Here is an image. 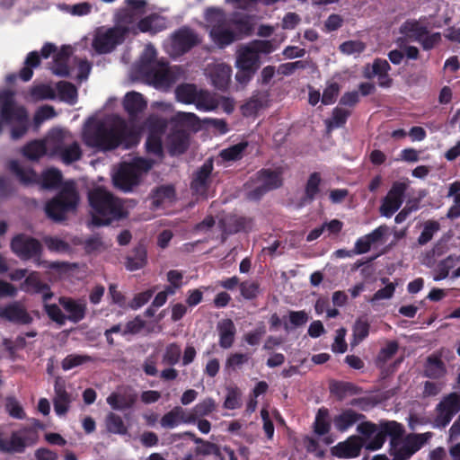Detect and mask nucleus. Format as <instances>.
I'll list each match as a JSON object with an SVG mask.
<instances>
[{
  "label": "nucleus",
  "mask_w": 460,
  "mask_h": 460,
  "mask_svg": "<svg viewBox=\"0 0 460 460\" xmlns=\"http://www.w3.org/2000/svg\"><path fill=\"white\" fill-rule=\"evenodd\" d=\"M440 229V224L436 220H428L424 223L423 230L417 239L419 245H425L430 242L434 234Z\"/></svg>",
  "instance_id": "obj_47"
},
{
  "label": "nucleus",
  "mask_w": 460,
  "mask_h": 460,
  "mask_svg": "<svg viewBox=\"0 0 460 460\" xmlns=\"http://www.w3.org/2000/svg\"><path fill=\"white\" fill-rule=\"evenodd\" d=\"M195 443L201 444L200 447H197L198 454L202 456L213 455L215 456H221L220 447L217 444L204 441L202 438H196Z\"/></svg>",
  "instance_id": "obj_62"
},
{
  "label": "nucleus",
  "mask_w": 460,
  "mask_h": 460,
  "mask_svg": "<svg viewBox=\"0 0 460 460\" xmlns=\"http://www.w3.org/2000/svg\"><path fill=\"white\" fill-rule=\"evenodd\" d=\"M22 289L26 292L40 294L45 291V289H49V286L47 283L42 282L40 279L39 273L34 271L25 278L22 284Z\"/></svg>",
  "instance_id": "obj_42"
},
{
  "label": "nucleus",
  "mask_w": 460,
  "mask_h": 460,
  "mask_svg": "<svg viewBox=\"0 0 460 460\" xmlns=\"http://www.w3.org/2000/svg\"><path fill=\"white\" fill-rule=\"evenodd\" d=\"M181 423H194V418L181 406L173 407L160 420L161 426L165 429H173Z\"/></svg>",
  "instance_id": "obj_20"
},
{
  "label": "nucleus",
  "mask_w": 460,
  "mask_h": 460,
  "mask_svg": "<svg viewBox=\"0 0 460 460\" xmlns=\"http://www.w3.org/2000/svg\"><path fill=\"white\" fill-rule=\"evenodd\" d=\"M364 446L363 439L356 435L349 437L345 441L339 442L332 447V456L338 458H355L360 455Z\"/></svg>",
  "instance_id": "obj_17"
},
{
  "label": "nucleus",
  "mask_w": 460,
  "mask_h": 460,
  "mask_svg": "<svg viewBox=\"0 0 460 460\" xmlns=\"http://www.w3.org/2000/svg\"><path fill=\"white\" fill-rule=\"evenodd\" d=\"M369 329L370 324L367 319L358 318L352 328L354 343L358 344L364 341L369 334Z\"/></svg>",
  "instance_id": "obj_57"
},
{
  "label": "nucleus",
  "mask_w": 460,
  "mask_h": 460,
  "mask_svg": "<svg viewBox=\"0 0 460 460\" xmlns=\"http://www.w3.org/2000/svg\"><path fill=\"white\" fill-rule=\"evenodd\" d=\"M403 431L402 425L394 420L381 422L379 431L369 442L366 443L365 447L369 451L378 450L389 437L390 455L393 456V460H408L413 455L412 451L410 450L405 442L398 447V442Z\"/></svg>",
  "instance_id": "obj_4"
},
{
  "label": "nucleus",
  "mask_w": 460,
  "mask_h": 460,
  "mask_svg": "<svg viewBox=\"0 0 460 460\" xmlns=\"http://www.w3.org/2000/svg\"><path fill=\"white\" fill-rule=\"evenodd\" d=\"M248 142H239L238 144L223 149L220 152V157L226 162H234L241 160L243 156L244 151L246 150Z\"/></svg>",
  "instance_id": "obj_43"
},
{
  "label": "nucleus",
  "mask_w": 460,
  "mask_h": 460,
  "mask_svg": "<svg viewBox=\"0 0 460 460\" xmlns=\"http://www.w3.org/2000/svg\"><path fill=\"white\" fill-rule=\"evenodd\" d=\"M199 93L196 85L192 84H181L175 89L177 100L185 104H193Z\"/></svg>",
  "instance_id": "obj_36"
},
{
  "label": "nucleus",
  "mask_w": 460,
  "mask_h": 460,
  "mask_svg": "<svg viewBox=\"0 0 460 460\" xmlns=\"http://www.w3.org/2000/svg\"><path fill=\"white\" fill-rule=\"evenodd\" d=\"M151 167L152 163L144 158H136L131 163H122L113 175V184L124 192L131 191L139 184L142 173L148 172Z\"/></svg>",
  "instance_id": "obj_9"
},
{
  "label": "nucleus",
  "mask_w": 460,
  "mask_h": 460,
  "mask_svg": "<svg viewBox=\"0 0 460 460\" xmlns=\"http://www.w3.org/2000/svg\"><path fill=\"white\" fill-rule=\"evenodd\" d=\"M231 67L220 65L212 73V82L215 87L219 90H225L230 81Z\"/></svg>",
  "instance_id": "obj_44"
},
{
  "label": "nucleus",
  "mask_w": 460,
  "mask_h": 460,
  "mask_svg": "<svg viewBox=\"0 0 460 460\" xmlns=\"http://www.w3.org/2000/svg\"><path fill=\"white\" fill-rule=\"evenodd\" d=\"M322 177L318 172H312L305 185L304 196L301 198L300 202L302 205L311 204L320 194Z\"/></svg>",
  "instance_id": "obj_28"
},
{
  "label": "nucleus",
  "mask_w": 460,
  "mask_h": 460,
  "mask_svg": "<svg viewBox=\"0 0 460 460\" xmlns=\"http://www.w3.org/2000/svg\"><path fill=\"white\" fill-rule=\"evenodd\" d=\"M123 107L128 112L129 118L134 119L139 113L143 112L146 109L147 102L141 93L133 91L125 95Z\"/></svg>",
  "instance_id": "obj_21"
},
{
  "label": "nucleus",
  "mask_w": 460,
  "mask_h": 460,
  "mask_svg": "<svg viewBox=\"0 0 460 460\" xmlns=\"http://www.w3.org/2000/svg\"><path fill=\"white\" fill-rule=\"evenodd\" d=\"M199 43L197 33L188 27L179 29L172 37V48L179 55L187 53Z\"/></svg>",
  "instance_id": "obj_16"
},
{
  "label": "nucleus",
  "mask_w": 460,
  "mask_h": 460,
  "mask_svg": "<svg viewBox=\"0 0 460 460\" xmlns=\"http://www.w3.org/2000/svg\"><path fill=\"white\" fill-rule=\"evenodd\" d=\"M0 116L4 123L17 122L11 129V137L17 140L22 137L29 129V114L26 108L17 105L14 93L11 90L0 91Z\"/></svg>",
  "instance_id": "obj_5"
},
{
  "label": "nucleus",
  "mask_w": 460,
  "mask_h": 460,
  "mask_svg": "<svg viewBox=\"0 0 460 460\" xmlns=\"http://www.w3.org/2000/svg\"><path fill=\"white\" fill-rule=\"evenodd\" d=\"M446 373V365L438 356L431 355L428 357L425 365V376L438 379L444 376Z\"/></svg>",
  "instance_id": "obj_35"
},
{
  "label": "nucleus",
  "mask_w": 460,
  "mask_h": 460,
  "mask_svg": "<svg viewBox=\"0 0 460 460\" xmlns=\"http://www.w3.org/2000/svg\"><path fill=\"white\" fill-rule=\"evenodd\" d=\"M262 106V100L260 97L253 95L241 106V111L243 116L251 117L255 115Z\"/></svg>",
  "instance_id": "obj_59"
},
{
  "label": "nucleus",
  "mask_w": 460,
  "mask_h": 460,
  "mask_svg": "<svg viewBox=\"0 0 460 460\" xmlns=\"http://www.w3.org/2000/svg\"><path fill=\"white\" fill-rule=\"evenodd\" d=\"M8 168L24 185L38 183L44 190H55L62 184V172L54 167L43 171L40 177L33 169L22 167L16 160H12Z\"/></svg>",
  "instance_id": "obj_8"
},
{
  "label": "nucleus",
  "mask_w": 460,
  "mask_h": 460,
  "mask_svg": "<svg viewBox=\"0 0 460 460\" xmlns=\"http://www.w3.org/2000/svg\"><path fill=\"white\" fill-rule=\"evenodd\" d=\"M57 91L61 101L68 104H75L77 102V89L70 82L60 81L57 84Z\"/></svg>",
  "instance_id": "obj_38"
},
{
  "label": "nucleus",
  "mask_w": 460,
  "mask_h": 460,
  "mask_svg": "<svg viewBox=\"0 0 460 460\" xmlns=\"http://www.w3.org/2000/svg\"><path fill=\"white\" fill-rule=\"evenodd\" d=\"M209 36L213 42L223 49L235 40V33L226 26L223 22L214 24L209 31Z\"/></svg>",
  "instance_id": "obj_23"
},
{
  "label": "nucleus",
  "mask_w": 460,
  "mask_h": 460,
  "mask_svg": "<svg viewBox=\"0 0 460 460\" xmlns=\"http://www.w3.org/2000/svg\"><path fill=\"white\" fill-rule=\"evenodd\" d=\"M255 181L267 188L269 191L282 185L281 172L277 170L261 169L255 174Z\"/></svg>",
  "instance_id": "obj_30"
},
{
  "label": "nucleus",
  "mask_w": 460,
  "mask_h": 460,
  "mask_svg": "<svg viewBox=\"0 0 460 460\" xmlns=\"http://www.w3.org/2000/svg\"><path fill=\"white\" fill-rule=\"evenodd\" d=\"M407 188L408 185L405 182L394 181L393 183L386 196L382 199L379 208L381 216L389 218L401 208Z\"/></svg>",
  "instance_id": "obj_13"
},
{
  "label": "nucleus",
  "mask_w": 460,
  "mask_h": 460,
  "mask_svg": "<svg viewBox=\"0 0 460 460\" xmlns=\"http://www.w3.org/2000/svg\"><path fill=\"white\" fill-rule=\"evenodd\" d=\"M381 282L385 286L378 289L371 297L370 302L375 303L383 299H390L395 292V284L389 282L387 278H382Z\"/></svg>",
  "instance_id": "obj_58"
},
{
  "label": "nucleus",
  "mask_w": 460,
  "mask_h": 460,
  "mask_svg": "<svg viewBox=\"0 0 460 460\" xmlns=\"http://www.w3.org/2000/svg\"><path fill=\"white\" fill-rule=\"evenodd\" d=\"M58 302L68 314L66 319L69 321L76 323L85 317L87 308L84 300H75L72 297L61 296Z\"/></svg>",
  "instance_id": "obj_19"
},
{
  "label": "nucleus",
  "mask_w": 460,
  "mask_h": 460,
  "mask_svg": "<svg viewBox=\"0 0 460 460\" xmlns=\"http://www.w3.org/2000/svg\"><path fill=\"white\" fill-rule=\"evenodd\" d=\"M95 358L89 355L69 354L61 362L63 370L67 371L88 362H94Z\"/></svg>",
  "instance_id": "obj_48"
},
{
  "label": "nucleus",
  "mask_w": 460,
  "mask_h": 460,
  "mask_svg": "<svg viewBox=\"0 0 460 460\" xmlns=\"http://www.w3.org/2000/svg\"><path fill=\"white\" fill-rule=\"evenodd\" d=\"M435 425L438 428L447 427L453 417L460 411V394L452 392L445 395L435 408Z\"/></svg>",
  "instance_id": "obj_12"
},
{
  "label": "nucleus",
  "mask_w": 460,
  "mask_h": 460,
  "mask_svg": "<svg viewBox=\"0 0 460 460\" xmlns=\"http://www.w3.org/2000/svg\"><path fill=\"white\" fill-rule=\"evenodd\" d=\"M137 401V394L134 391L124 393H111L107 397V403L116 411L130 409Z\"/></svg>",
  "instance_id": "obj_22"
},
{
  "label": "nucleus",
  "mask_w": 460,
  "mask_h": 460,
  "mask_svg": "<svg viewBox=\"0 0 460 460\" xmlns=\"http://www.w3.org/2000/svg\"><path fill=\"white\" fill-rule=\"evenodd\" d=\"M128 35V30L120 26H113L103 31H99L93 40V48L99 54H107L120 45Z\"/></svg>",
  "instance_id": "obj_11"
},
{
  "label": "nucleus",
  "mask_w": 460,
  "mask_h": 460,
  "mask_svg": "<svg viewBox=\"0 0 460 460\" xmlns=\"http://www.w3.org/2000/svg\"><path fill=\"white\" fill-rule=\"evenodd\" d=\"M156 58H157L156 49L151 44L147 45L145 48V50L139 59V64H138L139 73L141 75H143L148 69L152 68L153 66H155L158 63Z\"/></svg>",
  "instance_id": "obj_41"
},
{
  "label": "nucleus",
  "mask_w": 460,
  "mask_h": 460,
  "mask_svg": "<svg viewBox=\"0 0 460 460\" xmlns=\"http://www.w3.org/2000/svg\"><path fill=\"white\" fill-rule=\"evenodd\" d=\"M131 134L124 120L118 125L108 127L104 121L99 120L90 127L84 135L88 146L102 151H110L120 146Z\"/></svg>",
  "instance_id": "obj_3"
},
{
  "label": "nucleus",
  "mask_w": 460,
  "mask_h": 460,
  "mask_svg": "<svg viewBox=\"0 0 460 460\" xmlns=\"http://www.w3.org/2000/svg\"><path fill=\"white\" fill-rule=\"evenodd\" d=\"M146 80L155 87H169L175 83L176 76L168 66V62L159 60L155 66L143 74Z\"/></svg>",
  "instance_id": "obj_14"
},
{
  "label": "nucleus",
  "mask_w": 460,
  "mask_h": 460,
  "mask_svg": "<svg viewBox=\"0 0 460 460\" xmlns=\"http://www.w3.org/2000/svg\"><path fill=\"white\" fill-rule=\"evenodd\" d=\"M365 419V415L355 411L354 410H344L341 414L333 419V423L337 430L344 432L352 427L356 422Z\"/></svg>",
  "instance_id": "obj_33"
},
{
  "label": "nucleus",
  "mask_w": 460,
  "mask_h": 460,
  "mask_svg": "<svg viewBox=\"0 0 460 460\" xmlns=\"http://www.w3.org/2000/svg\"><path fill=\"white\" fill-rule=\"evenodd\" d=\"M196 108L199 111H210L217 108V102L210 95L208 91L200 90L195 100Z\"/></svg>",
  "instance_id": "obj_46"
},
{
  "label": "nucleus",
  "mask_w": 460,
  "mask_h": 460,
  "mask_svg": "<svg viewBox=\"0 0 460 460\" xmlns=\"http://www.w3.org/2000/svg\"><path fill=\"white\" fill-rule=\"evenodd\" d=\"M216 409V402L212 398H206L202 402L197 403L189 415L194 418V423L199 417L209 415Z\"/></svg>",
  "instance_id": "obj_49"
},
{
  "label": "nucleus",
  "mask_w": 460,
  "mask_h": 460,
  "mask_svg": "<svg viewBox=\"0 0 460 460\" xmlns=\"http://www.w3.org/2000/svg\"><path fill=\"white\" fill-rule=\"evenodd\" d=\"M428 18L407 19L400 27V32L411 41L420 44L423 50H431L441 42L440 32H429Z\"/></svg>",
  "instance_id": "obj_10"
},
{
  "label": "nucleus",
  "mask_w": 460,
  "mask_h": 460,
  "mask_svg": "<svg viewBox=\"0 0 460 460\" xmlns=\"http://www.w3.org/2000/svg\"><path fill=\"white\" fill-rule=\"evenodd\" d=\"M92 209V224L95 226H109L128 217L123 203L104 188L97 187L88 193Z\"/></svg>",
  "instance_id": "obj_1"
},
{
  "label": "nucleus",
  "mask_w": 460,
  "mask_h": 460,
  "mask_svg": "<svg viewBox=\"0 0 460 460\" xmlns=\"http://www.w3.org/2000/svg\"><path fill=\"white\" fill-rule=\"evenodd\" d=\"M154 204L160 206L165 201H172L175 198V189L172 185H162L154 192Z\"/></svg>",
  "instance_id": "obj_52"
},
{
  "label": "nucleus",
  "mask_w": 460,
  "mask_h": 460,
  "mask_svg": "<svg viewBox=\"0 0 460 460\" xmlns=\"http://www.w3.org/2000/svg\"><path fill=\"white\" fill-rule=\"evenodd\" d=\"M5 407L9 415L14 419L23 420L26 417L23 408L13 397H8L6 399Z\"/></svg>",
  "instance_id": "obj_64"
},
{
  "label": "nucleus",
  "mask_w": 460,
  "mask_h": 460,
  "mask_svg": "<svg viewBox=\"0 0 460 460\" xmlns=\"http://www.w3.org/2000/svg\"><path fill=\"white\" fill-rule=\"evenodd\" d=\"M55 397L53 400L54 411L58 416L65 415L70 407L71 395L66 392L65 384L56 380L54 385Z\"/></svg>",
  "instance_id": "obj_24"
},
{
  "label": "nucleus",
  "mask_w": 460,
  "mask_h": 460,
  "mask_svg": "<svg viewBox=\"0 0 460 460\" xmlns=\"http://www.w3.org/2000/svg\"><path fill=\"white\" fill-rule=\"evenodd\" d=\"M431 432L412 434L409 435L404 442L407 444L410 450L412 451V454H414L419 451L431 438Z\"/></svg>",
  "instance_id": "obj_55"
},
{
  "label": "nucleus",
  "mask_w": 460,
  "mask_h": 460,
  "mask_svg": "<svg viewBox=\"0 0 460 460\" xmlns=\"http://www.w3.org/2000/svg\"><path fill=\"white\" fill-rule=\"evenodd\" d=\"M239 289L241 296L246 300L255 299L261 292L260 283L254 280L242 281Z\"/></svg>",
  "instance_id": "obj_56"
},
{
  "label": "nucleus",
  "mask_w": 460,
  "mask_h": 460,
  "mask_svg": "<svg viewBox=\"0 0 460 460\" xmlns=\"http://www.w3.org/2000/svg\"><path fill=\"white\" fill-rule=\"evenodd\" d=\"M217 330L219 334V346L222 349H229L233 346L236 333V328L231 319H223L217 323Z\"/></svg>",
  "instance_id": "obj_27"
},
{
  "label": "nucleus",
  "mask_w": 460,
  "mask_h": 460,
  "mask_svg": "<svg viewBox=\"0 0 460 460\" xmlns=\"http://www.w3.org/2000/svg\"><path fill=\"white\" fill-rule=\"evenodd\" d=\"M44 311L50 320L62 326L66 323V316L56 304H44Z\"/></svg>",
  "instance_id": "obj_61"
},
{
  "label": "nucleus",
  "mask_w": 460,
  "mask_h": 460,
  "mask_svg": "<svg viewBox=\"0 0 460 460\" xmlns=\"http://www.w3.org/2000/svg\"><path fill=\"white\" fill-rule=\"evenodd\" d=\"M106 428L110 433L126 435L128 427L125 425L122 418L113 412H110L106 417Z\"/></svg>",
  "instance_id": "obj_45"
},
{
  "label": "nucleus",
  "mask_w": 460,
  "mask_h": 460,
  "mask_svg": "<svg viewBox=\"0 0 460 460\" xmlns=\"http://www.w3.org/2000/svg\"><path fill=\"white\" fill-rule=\"evenodd\" d=\"M189 135L182 130L174 132L169 138V150L172 155L184 154L189 148Z\"/></svg>",
  "instance_id": "obj_34"
},
{
  "label": "nucleus",
  "mask_w": 460,
  "mask_h": 460,
  "mask_svg": "<svg viewBox=\"0 0 460 460\" xmlns=\"http://www.w3.org/2000/svg\"><path fill=\"white\" fill-rule=\"evenodd\" d=\"M398 342L395 341H389L385 347L382 348L377 355L376 363L385 364L398 351Z\"/></svg>",
  "instance_id": "obj_60"
},
{
  "label": "nucleus",
  "mask_w": 460,
  "mask_h": 460,
  "mask_svg": "<svg viewBox=\"0 0 460 460\" xmlns=\"http://www.w3.org/2000/svg\"><path fill=\"white\" fill-rule=\"evenodd\" d=\"M460 261V257L450 254L446 259L440 261L438 264V275L434 278L435 280H441L447 278L449 271L453 269L456 262Z\"/></svg>",
  "instance_id": "obj_53"
},
{
  "label": "nucleus",
  "mask_w": 460,
  "mask_h": 460,
  "mask_svg": "<svg viewBox=\"0 0 460 460\" xmlns=\"http://www.w3.org/2000/svg\"><path fill=\"white\" fill-rule=\"evenodd\" d=\"M274 49L272 41L268 40H253L241 46L236 52L235 80L240 84L246 85L261 66L260 55L270 54Z\"/></svg>",
  "instance_id": "obj_2"
},
{
  "label": "nucleus",
  "mask_w": 460,
  "mask_h": 460,
  "mask_svg": "<svg viewBox=\"0 0 460 460\" xmlns=\"http://www.w3.org/2000/svg\"><path fill=\"white\" fill-rule=\"evenodd\" d=\"M181 346L176 342L169 343L164 349L162 362L164 365L174 366L181 358Z\"/></svg>",
  "instance_id": "obj_50"
},
{
  "label": "nucleus",
  "mask_w": 460,
  "mask_h": 460,
  "mask_svg": "<svg viewBox=\"0 0 460 460\" xmlns=\"http://www.w3.org/2000/svg\"><path fill=\"white\" fill-rule=\"evenodd\" d=\"M329 416L327 408L322 407L318 410L314 422V431L318 436H324L330 432L331 421Z\"/></svg>",
  "instance_id": "obj_37"
},
{
  "label": "nucleus",
  "mask_w": 460,
  "mask_h": 460,
  "mask_svg": "<svg viewBox=\"0 0 460 460\" xmlns=\"http://www.w3.org/2000/svg\"><path fill=\"white\" fill-rule=\"evenodd\" d=\"M0 315L12 323L20 324H30L33 320L27 310L17 303L7 305Z\"/></svg>",
  "instance_id": "obj_25"
},
{
  "label": "nucleus",
  "mask_w": 460,
  "mask_h": 460,
  "mask_svg": "<svg viewBox=\"0 0 460 460\" xmlns=\"http://www.w3.org/2000/svg\"><path fill=\"white\" fill-rule=\"evenodd\" d=\"M79 200L75 182L67 181L62 184L56 196L46 203V215L55 222H61L66 218L68 213L76 210Z\"/></svg>",
  "instance_id": "obj_6"
},
{
  "label": "nucleus",
  "mask_w": 460,
  "mask_h": 460,
  "mask_svg": "<svg viewBox=\"0 0 460 460\" xmlns=\"http://www.w3.org/2000/svg\"><path fill=\"white\" fill-rule=\"evenodd\" d=\"M47 153L44 141L33 140L26 144L22 148V155L30 160L37 161Z\"/></svg>",
  "instance_id": "obj_39"
},
{
  "label": "nucleus",
  "mask_w": 460,
  "mask_h": 460,
  "mask_svg": "<svg viewBox=\"0 0 460 460\" xmlns=\"http://www.w3.org/2000/svg\"><path fill=\"white\" fill-rule=\"evenodd\" d=\"M51 155L58 156L65 164H71L82 158L83 152L78 142L65 145L58 143L51 150Z\"/></svg>",
  "instance_id": "obj_18"
},
{
  "label": "nucleus",
  "mask_w": 460,
  "mask_h": 460,
  "mask_svg": "<svg viewBox=\"0 0 460 460\" xmlns=\"http://www.w3.org/2000/svg\"><path fill=\"white\" fill-rule=\"evenodd\" d=\"M137 13L129 8H120L115 14V26H120L128 30V34L137 35L140 31L137 28Z\"/></svg>",
  "instance_id": "obj_29"
},
{
  "label": "nucleus",
  "mask_w": 460,
  "mask_h": 460,
  "mask_svg": "<svg viewBox=\"0 0 460 460\" xmlns=\"http://www.w3.org/2000/svg\"><path fill=\"white\" fill-rule=\"evenodd\" d=\"M30 95L33 101L53 100L56 97L54 89L50 85L44 84L31 87Z\"/></svg>",
  "instance_id": "obj_51"
},
{
  "label": "nucleus",
  "mask_w": 460,
  "mask_h": 460,
  "mask_svg": "<svg viewBox=\"0 0 460 460\" xmlns=\"http://www.w3.org/2000/svg\"><path fill=\"white\" fill-rule=\"evenodd\" d=\"M147 263V252L143 244L136 246L131 254L126 257L125 267L129 271L144 268Z\"/></svg>",
  "instance_id": "obj_32"
},
{
  "label": "nucleus",
  "mask_w": 460,
  "mask_h": 460,
  "mask_svg": "<svg viewBox=\"0 0 460 460\" xmlns=\"http://www.w3.org/2000/svg\"><path fill=\"white\" fill-rule=\"evenodd\" d=\"M213 168V160L208 159L194 172L190 181V189L194 194L207 198V194L211 184Z\"/></svg>",
  "instance_id": "obj_15"
},
{
  "label": "nucleus",
  "mask_w": 460,
  "mask_h": 460,
  "mask_svg": "<svg viewBox=\"0 0 460 460\" xmlns=\"http://www.w3.org/2000/svg\"><path fill=\"white\" fill-rule=\"evenodd\" d=\"M60 8L62 10H66L72 15L84 16L89 14L92 12L93 6L88 2H83L73 5L64 4L60 5Z\"/></svg>",
  "instance_id": "obj_63"
},
{
  "label": "nucleus",
  "mask_w": 460,
  "mask_h": 460,
  "mask_svg": "<svg viewBox=\"0 0 460 460\" xmlns=\"http://www.w3.org/2000/svg\"><path fill=\"white\" fill-rule=\"evenodd\" d=\"M330 393L338 401H342L348 395L358 394L361 389L351 382L332 380L329 385Z\"/></svg>",
  "instance_id": "obj_31"
},
{
  "label": "nucleus",
  "mask_w": 460,
  "mask_h": 460,
  "mask_svg": "<svg viewBox=\"0 0 460 460\" xmlns=\"http://www.w3.org/2000/svg\"><path fill=\"white\" fill-rule=\"evenodd\" d=\"M351 112L348 110H344L340 107H335L332 110V118L325 120V125L328 131H332L334 128L343 127Z\"/></svg>",
  "instance_id": "obj_40"
},
{
  "label": "nucleus",
  "mask_w": 460,
  "mask_h": 460,
  "mask_svg": "<svg viewBox=\"0 0 460 460\" xmlns=\"http://www.w3.org/2000/svg\"><path fill=\"white\" fill-rule=\"evenodd\" d=\"M137 28L141 32L155 34L167 28L166 19L157 13H151L137 22Z\"/></svg>",
  "instance_id": "obj_26"
},
{
  "label": "nucleus",
  "mask_w": 460,
  "mask_h": 460,
  "mask_svg": "<svg viewBox=\"0 0 460 460\" xmlns=\"http://www.w3.org/2000/svg\"><path fill=\"white\" fill-rule=\"evenodd\" d=\"M12 252L22 261L33 260L34 263L39 267L49 270H61L66 268V264L60 261H48L40 259L43 247L41 243L25 234H19L13 237L11 241Z\"/></svg>",
  "instance_id": "obj_7"
},
{
  "label": "nucleus",
  "mask_w": 460,
  "mask_h": 460,
  "mask_svg": "<svg viewBox=\"0 0 460 460\" xmlns=\"http://www.w3.org/2000/svg\"><path fill=\"white\" fill-rule=\"evenodd\" d=\"M391 66L385 59L376 58L372 64L371 71H369V65L365 67L364 77L367 79H372L374 76L389 72Z\"/></svg>",
  "instance_id": "obj_54"
}]
</instances>
